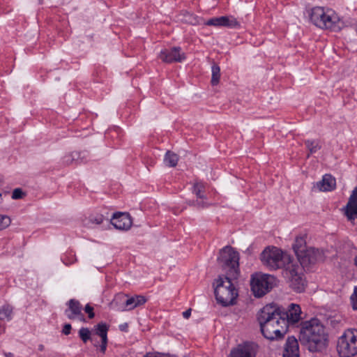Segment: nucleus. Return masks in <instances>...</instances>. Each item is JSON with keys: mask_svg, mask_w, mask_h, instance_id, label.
Returning a JSON list of instances; mask_svg holds the SVG:
<instances>
[{"mask_svg": "<svg viewBox=\"0 0 357 357\" xmlns=\"http://www.w3.org/2000/svg\"><path fill=\"white\" fill-rule=\"evenodd\" d=\"M261 331L266 339H281L288 331L287 321L281 317V310L275 305H265L257 314Z\"/></svg>", "mask_w": 357, "mask_h": 357, "instance_id": "obj_1", "label": "nucleus"}, {"mask_svg": "<svg viewBox=\"0 0 357 357\" xmlns=\"http://www.w3.org/2000/svg\"><path fill=\"white\" fill-rule=\"evenodd\" d=\"M299 340L311 352H321L328 346V334L325 327L317 319L302 324Z\"/></svg>", "mask_w": 357, "mask_h": 357, "instance_id": "obj_2", "label": "nucleus"}, {"mask_svg": "<svg viewBox=\"0 0 357 357\" xmlns=\"http://www.w3.org/2000/svg\"><path fill=\"white\" fill-rule=\"evenodd\" d=\"M310 21L317 27L337 31L341 29L338 15L331 9L316 6L310 12Z\"/></svg>", "mask_w": 357, "mask_h": 357, "instance_id": "obj_3", "label": "nucleus"}, {"mask_svg": "<svg viewBox=\"0 0 357 357\" xmlns=\"http://www.w3.org/2000/svg\"><path fill=\"white\" fill-rule=\"evenodd\" d=\"M238 278L231 277L219 276L213 283L215 287V296L217 302L222 306L232 305L238 296V290L236 289L233 281Z\"/></svg>", "mask_w": 357, "mask_h": 357, "instance_id": "obj_4", "label": "nucleus"}, {"mask_svg": "<svg viewBox=\"0 0 357 357\" xmlns=\"http://www.w3.org/2000/svg\"><path fill=\"white\" fill-rule=\"evenodd\" d=\"M260 259L264 266L271 271L287 268L294 260L291 257L276 247H268L261 252Z\"/></svg>", "mask_w": 357, "mask_h": 357, "instance_id": "obj_5", "label": "nucleus"}, {"mask_svg": "<svg viewBox=\"0 0 357 357\" xmlns=\"http://www.w3.org/2000/svg\"><path fill=\"white\" fill-rule=\"evenodd\" d=\"M239 255L232 247L225 246L219 252L218 263L222 271L223 276L238 278L240 275Z\"/></svg>", "mask_w": 357, "mask_h": 357, "instance_id": "obj_6", "label": "nucleus"}, {"mask_svg": "<svg viewBox=\"0 0 357 357\" xmlns=\"http://www.w3.org/2000/svg\"><path fill=\"white\" fill-rule=\"evenodd\" d=\"M282 275L294 291L301 293L305 291L307 283L303 274V268L298 264V262L294 261L291 264H289L287 268L282 271Z\"/></svg>", "mask_w": 357, "mask_h": 357, "instance_id": "obj_7", "label": "nucleus"}, {"mask_svg": "<svg viewBox=\"0 0 357 357\" xmlns=\"http://www.w3.org/2000/svg\"><path fill=\"white\" fill-rule=\"evenodd\" d=\"M337 352L341 357H354L357 355V329H347L339 337Z\"/></svg>", "mask_w": 357, "mask_h": 357, "instance_id": "obj_8", "label": "nucleus"}, {"mask_svg": "<svg viewBox=\"0 0 357 357\" xmlns=\"http://www.w3.org/2000/svg\"><path fill=\"white\" fill-rule=\"evenodd\" d=\"M277 279L272 275L255 273L250 280L251 289L257 297H261L276 285Z\"/></svg>", "mask_w": 357, "mask_h": 357, "instance_id": "obj_9", "label": "nucleus"}, {"mask_svg": "<svg viewBox=\"0 0 357 357\" xmlns=\"http://www.w3.org/2000/svg\"><path fill=\"white\" fill-rule=\"evenodd\" d=\"M147 298L142 295H135L129 296L126 294H118L115 296L112 305L119 306L122 311H128L144 305Z\"/></svg>", "mask_w": 357, "mask_h": 357, "instance_id": "obj_10", "label": "nucleus"}, {"mask_svg": "<svg viewBox=\"0 0 357 357\" xmlns=\"http://www.w3.org/2000/svg\"><path fill=\"white\" fill-rule=\"evenodd\" d=\"M298 264L303 268L324 259L323 253L318 249L309 248L297 255Z\"/></svg>", "mask_w": 357, "mask_h": 357, "instance_id": "obj_11", "label": "nucleus"}, {"mask_svg": "<svg viewBox=\"0 0 357 357\" xmlns=\"http://www.w3.org/2000/svg\"><path fill=\"white\" fill-rule=\"evenodd\" d=\"M158 58L167 63H181L186 59V56L180 47H174L161 50Z\"/></svg>", "mask_w": 357, "mask_h": 357, "instance_id": "obj_12", "label": "nucleus"}, {"mask_svg": "<svg viewBox=\"0 0 357 357\" xmlns=\"http://www.w3.org/2000/svg\"><path fill=\"white\" fill-rule=\"evenodd\" d=\"M343 210L347 220L354 223L355 220H357V187L352 191Z\"/></svg>", "mask_w": 357, "mask_h": 357, "instance_id": "obj_13", "label": "nucleus"}, {"mask_svg": "<svg viewBox=\"0 0 357 357\" xmlns=\"http://www.w3.org/2000/svg\"><path fill=\"white\" fill-rule=\"evenodd\" d=\"M111 222L114 227L119 230H128L132 224L130 215L128 213L118 212L113 215Z\"/></svg>", "mask_w": 357, "mask_h": 357, "instance_id": "obj_14", "label": "nucleus"}, {"mask_svg": "<svg viewBox=\"0 0 357 357\" xmlns=\"http://www.w3.org/2000/svg\"><path fill=\"white\" fill-rule=\"evenodd\" d=\"M205 188V185L202 182L194 183L192 192L196 195L197 199L193 202V205L198 208H205L210 205L204 193Z\"/></svg>", "mask_w": 357, "mask_h": 357, "instance_id": "obj_15", "label": "nucleus"}, {"mask_svg": "<svg viewBox=\"0 0 357 357\" xmlns=\"http://www.w3.org/2000/svg\"><path fill=\"white\" fill-rule=\"evenodd\" d=\"M206 25L215 26H227L234 28L239 26V23L236 19L232 16H221L213 17L206 22Z\"/></svg>", "mask_w": 357, "mask_h": 357, "instance_id": "obj_16", "label": "nucleus"}, {"mask_svg": "<svg viewBox=\"0 0 357 357\" xmlns=\"http://www.w3.org/2000/svg\"><path fill=\"white\" fill-rule=\"evenodd\" d=\"M301 307L297 304L291 303L287 311L282 312L281 317L287 321V327L289 324H294L301 319Z\"/></svg>", "mask_w": 357, "mask_h": 357, "instance_id": "obj_17", "label": "nucleus"}, {"mask_svg": "<svg viewBox=\"0 0 357 357\" xmlns=\"http://www.w3.org/2000/svg\"><path fill=\"white\" fill-rule=\"evenodd\" d=\"M69 309L66 310V314L70 319H74L77 318L81 321L84 322L85 318L84 314L82 313V305L79 302L75 300L70 299L68 302Z\"/></svg>", "mask_w": 357, "mask_h": 357, "instance_id": "obj_18", "label": "nucleus"}, {"mask_svg": "<svg viewBox=\"0 0 357 357\" xmlns=\"http://www.w3.org/2000/svg\"><path fill=\"white\" fill-rule=\"evenodd\" d=\"M283 357H299L298 342L294 337L287 338Z\"/></svg>", "mask_w": 357, "mask_h": 357, "instance_id": "obj_19", "label": "nucleus"}, {"mask_svg": "<svg viewBox=\"0 0 357 357\" xmlns=\"http://www.w3.org/2000/svg\"><path fill=\"white\" fill-rule=\"evenodd\" d=\"M336 181L334 177L330 174L323 176L321 181L317 183V187L320 191H331L335 188Z\"/></svg>", "mask_w": 357, "mask_h": 357, "instance_id": "obj_20", "label": "nucleus"}, {"mask_svg": "<svg viewBox=\"0 0 357 357\" xmlns=\"http://www.w3.org/2000/svg\"><path fill=\"white\" fill-rule=\"evenodd\" d=\"M229 357H253L252 347L249 344L238 345L231 351Z\"/></svg>", "mask_w": 357, "mask_h": 357, "instance_id": "obj_21", "label": "nucleus"}, {"mask_svg": "<svg viewBox=\"0 0 357 357\" xmlns=\"http://www.w3.org/2000/svg\"><path fill=\"white\" fill-rule=\"evenodd\" d=\"M305 238V235L298 236L296 238L295 243L293 245V249L296 256L300 254V250L301 252H303L304 250L307 249L306 246Z\"/></svg>", "mask_w": 357, "mask_h": 357, "instance_id": "obj_22", "label": "nucleus"}, {"mask_svg": "<svg viewBox=\"0 0 357 357\" xmlns=\"http://www.w3.org/2000/svg\"><path fill=\"white\" fill-rule=\"evenodd\" d=\"M81 154H82V153H79V152H75V151L73 152L70 154L66 155V156H64L63 162L67 165L70 164L73 161L83 162L84 158H86V153L85 152L82 153L83 156H82V157H81Z\"/></svg>", "mask_w": 357, "mask_h": 357, "instance_id": "obj_23", "label": "nucleus"}, {"mask_svg": "<svg viewBox=\"0 0 357 357\" xmlns=\"http://www.w3.org/2000/svg\"><path fill=\"white\" fill-rule=\"evenodd\" d=\"M178 156L176 153L170 151H168L166 153L164 158V162L166 165L172 167H176L178 163Z\"/></svg>", "mask_w": 357, "mask_h": 357, "instance_id": "obj_24", "label": "nucleus"}, {"mask_svg": "<svg viewBox=\"0 0 357 357\" xmlns=\"http://www.w3.org/2000/svg\"><path fill=\"white\" fill-rule=\"evenodd\" d=\"M212 75H211V84L213 86L218 85L220 79V68L218 65L214 63L211 68Z\"/></svg>", "mask_w": 357, "mask_h": 357, "instance_id": "obj_25", "label": "nucleus"}, {"mask_svg": "<svg viewBox=\"0 0 357 357\" xmlns=\"http://www.w3.org/2000/svg\"><path fill=\"white\" fill-rule=\"evenodd\" d=\"M13 312V307L8 305H3L0 309V319H11V315Z\"/></svg>", "mask_w": 357, "mask_h": 357, "instance_id": "obj_26", "label": "nucleus"}, {"mask_svg": "<svg viewBox=\"0 0 357 357\" xmlns=\"http://www.w3.org/2000/svg\"><path fill=\"white\" fill-rule=\"evenodd\" d=\"M108 327L104 323H100L96 326V333L102 339H107Z\"/></svg>", "mask_w": 357, "mask_h": 357, "instance_id": "obj_27", "label": "nucleus"}, {"mask_svg": "<svg viewBox=\"0 0 357 357\" xmlns=\"http://www.w3.org/2000/svg\"><path fill=\"white\" fill-rule=\"evenodd\" d=\"M305 144L310 153H316L321 149V146L317 141L307 140L305 142Z\"/></svg>", "mask_w": 357, "mask_h": 357, "instance_id": "obj_28", "label": "nucleus"}, {"mask_svg": "<svg viewBox=\"0 0 357 357\" xmlns=\"http://www.w3.org/2000/svg\"><path fill=\"white\" fill-rule=\"evenodd\" d=\"M79 335L82 340L86 343L91 338V331L88 328H81L79 331Z\"/></svg>", "mask_w": 357, "mask_h": 357, "instance_id": "obj_29", "label": "nucleus"}, {"mask_svg": "<svg viewBox=\"0 0 357 357\" xmlns=\"http://www.w3.org/2000/svg\"><path fill=\"white\" fill-rule=\"evenodd\" d=\"M11 223L10 217L6 215L0 214V231L8 227Z\"/></svg>", "mask_w": 357, "mask_h": 357, "instance_id": "obj_30", "label": "nucleus"}, {"mask_svg": "<svg viewBox=\"0 0 357 357\" xmlns=\"http://www.w3.org/2000/svg\"><path fill=\"white\" fill-rule=\"evenodd\" d=\"M25 196V193L22 191L21 188H15L12 193V199H22Z\"/></svg>", "mask_w": 357, "mask_h": 357, "instance_id": "obj_31", "label": "nucleus"}, {"mask_svg": "<svg viewBox=\"0 0 357 357\" xmlns=\"http://www.w3.org/2000/svg\"><path fill=\"white\" fill-rule=\"evenodd\" d=\"M351 303L354 310H357V287L354 288V293L351 296Z\"/></svg>", "mask_w": 357, "mask_h": 357, "instance_id": "obj_32", "label": "nucleus"}, {"mask_svg": "<svg viewBox=\"0 0 357 357\" xmlns=\"http://www.w3.org/2000/svg\"><path fill=\"white\" fill-rule=\"evenodd\" d=\"M104 218L102 215H98L96 217H91L90 222L96 225H100L103 222Z\"/></svg>", "mask_w": 357, "mask_h": 357, "instance_id": "obj_33", "label": "nucleus"}, {"mask_svg": "<svg viewBox=\"0 0 357 357\" xmlns=\"http://www.w3.org/2000/svg\"><path fill=\"white\" fill-rule=\"evenodd\" d=\"M85 312L88 314L89 318L92 319L94 317L93 308L89 304H87L84 307Z\"/></svg>", "mask_w": 357, "mask_h": 357, "instance_id": "obj_34", "label": "nucleus"}, {"mask_svg": "<svg viewBox=\"0 0 357 357\" xmlns=\"http://www.w3.org/2000/svg\"><path fill=\"white\" fill-rule=\"evenodd\" d=\"M168 355L163 353L153 352L148 353L144 357H167Z\"/></svg>", "mask_w": 357, "mask_h": 357, "instance_id": "obj_35", "label": "nucleus"}, {"mask_svg": "<svg viewBox=\"0 0 357 357\" xmlns=\"http://www.w3.org/2000/svg\"><path fill=\"white\" fill-rule=\"evenodd\" d=\"M71 331V325L70 324H66L63 326L62 332L65 335H69Z\"/></svg>", "mask_w": 357, "mask_h": 357, "instance_id": "obj_36", "label": "nucleus"}, {"mask_svg": "<svg viewBox=\"0 0 357 357\" xmlns=\"http://www.w3.org/2000/svg\"><path fill=\"white\" fill-rule=\"evenodd\" d=\"M102 344L100 345V351L102 354H104L106 351L107 348V339H102Z\"/></svg>", "mask_w": 357, "mask_h": 357, "instance_id": "obj_37", "label": "nucleus"}, {"mask_svg": "<svg viewBox=\"0 0 357 357\" xmlns=\"http://www.w3.org/2000/svg\"><path fill=\"white\" fill-rule=\"evenodd\" d=\"M191 312H192L191 308L188 309L187 310H185L183 312V317L185 319H188L191 315Z\"/></svg>", "mask_w": 357, "mask_h": 357, "instance_id": "obj_38", "label": "nucleus"}, {"mask_svg": "<svg viewBox=\"0 0 357 357\" xmlns=\"http://www.w3.org/2000/svg\"><path fill=\"white\" fill-rule=\"evenodd\" d=\"M128 327V326L127 323H124L119 326V328L121 331H127Z\"/></svg>", "mask_w": 357, "mask_h": 357, "instance_id": "obj_39", "label": "nucleus"}, {"mask_svg": "<svg viewBox=\"0 0 357 357\" xmlns=\"http://www.w3.org/2000/svg\"><path fill=\"white\" fill-rule=\"evenodd\" d=\"M6 357H13V354L11 353H5Z\"/></svg>", "mask_w": 357, "mask_h": 357, "instance_id": "obj_40", "label": "nucleus"}, {"mask_svg": "<svg viewBox=\"0 0 357 357\" xmlns=\"http://www.w3.org/2000/svg\"><path fill=\"white\" fill-rule=\"evenodd\" d=\"M354 261H355V264L357 266V256L355 257Z\"/></svg>", "mask_w": 357, "mask_h": 357, "instance_id": "obj_41", "label": "nucleus"}]
</instances>
